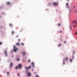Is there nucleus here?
Here are the masks:
<instances>
[{
  "instance_id": "28",
  "label": "nucleus",
  "mask_w": 77,
  "mask_h": 77,
  "mask_svg": "<svg viewBox=\"0 0 77 77\" xmlns=\"http://www.w3.org/2000/svg\"><path fill=\"white\" fill-rule=\"evenodd\" d=\"M36 77H39V76L38 75H36Z\"/></svg>"
},
{
  "instance_id": "37",
  "label": "nucleus",
  "mask_w": 77,
  "mask_h": 77,
  "mask_svg": "<svg viewBox=\"0 0 77 77\" xmlns=\"http://www.w3.org/2000/svg\"><path fill=\"white\" fill-rule=\"evenodd\" d=\"M11 53H12V51H11Z\"/></svg>"
},
{
  "instance_id": "38",
  "label": "nucleus",
  "mask_w": 77,
  "mask_h": 77,
  "mask_svg": "<svg viewBox=\"0 0 77 77\" xmlns=\"http://www.w3.org/2000/svg\"><path fill=\"white\" fill-rule=\"evenodd\" d=\"M32 71H33V69H32Z\"/></svg>"
},
{
  "instance_id": "33",
  "label": "nucleus",
  "mask_w": 77,
  "mask_h": 77,
  "mask_svg": "<svg viewBox=\"0 0 77 77\" xmlns=\"http://www.w3.org/2000/svg\"><path fill=\"white\" fill-rule=\"evenodd\" d=\"M72 59H74V56H72Z\"/></svg>"
},
{
  "instance_id": "3",
  "label": "nucleus",
  "mask_w": 77,
  "mask_h": 77,
  "mask_svg": "<svg viewBox=\"0 0 77 77\" xmlns=\"http://www.w3.org/2000/svg\"><path fill=\"white\" fill-rule=\"evenodd\" d=\"M21 66H22V65L21 64H20L18 66H17L16 67V69H17L18 68H21Z\"/></svg>"
},
{
  "instance_id": "23",
  "label": "nucleus",
  "mask_w": 77,
  "mask_h": 77,
  "mask_svg": "<svg viewBox=\"0 0 77 77\" xmlns=\"http://www.w3.org/2000/svg\"><path fill=\"white\" fill-rule=\"evenodd\" d=\"M22 45H24V43H22Z\"/></svg>"
},
{
  "instance_id": "20",
  "label": "nucleus",
  "mask_w": 77,
  "mask_h": 77,
  "mask_svg": "<svg viewBox=\"0 0 77 77\" xmlns=\"http://www.w3.org/2000/svg\"><path fill=\"white\" fill-rule=\"evenodd\" d=\"M60 45H61V44H60L59 45H58V47H60Z\"/></svg>"
},
{
  "instance_id": "15",
  "label": "nucleus",
  "mask_w": 77,
  "mask_h": 77,
  "mask_svg": "<svg viewBox=\"0 0 77 77\" xmlns=\"http://www.w3.org/2000/svg\"><path fill=\"white\" fill-rule=\"evenodd\" d=\"M20 60V58H17V61H19Z\"/></svg>"
},
{
  "instance_id": "44",
  "label": "nucleus",
  "mask_w": 77,
  "mask_h": 77,
  "mask_svg": "<svg viewBox=\"0 0 77 77\" xmlns=\"http://www.w3.org/2000/svg\"><path fill=\"white\" fill-rule=\"evenodd\" d=\"M76 12H75V13H76Z\"/></svg>"
},
{
  "instance_id": "11",
  "label": "nucleus",
  "mask_w": 77,
  "mask_h": 77,
  "mask_svg": "<svg viewBox=\"0 0 77 77\" xmlns=\"http://www.w3.org/2000/svg\"><path fill=\"white\" fill-rule=\"evenodd\" d=\"M31 68V66H30L29 67H26V69H28L29 68Z\"/></svg>"
},
{
  "instance_id": "21",
  "label": "nucleus",
  "mask_w": 77,
  "mask_h": 77,
  "mask_svg": "<svg viewBox=\"0 0 77 77\" xmlns=\"http://www.w3.org/2000/svg\"><path fill=\"white\" fill-rule=\"evenodd\" d=\"M20 73H18L17 74L18 76H20Z\"/></svg>"
},
{
  "instance_id": "9",
  "label": "nucleus",
  "mask_w": 77,
  "mask_h": 77,
  "mask_svg": "<svg viewBox=\"0 0 77 77\" xmlns=\"http://www.w3.org/2000/svg\"><path fill=\"white\" fill-rule=\"evenodd\" d=\"M22 54L23 56H25V55H26V52H23Z\"/></svg>"
},
{
  "instance_id": "5",
  "label": "nucleus",
  "mask_w": 77,
  "mask_h": 77,
  "mask_svg": "<svg viewBox=\"0 0 77 77\" xmlns=\"http://www.w3.org/2000/svg\"><path fill=\"white\" fill-rule=\"evenodd\" d=\"M31 65L33 67V68H34L35 67V66H34V62H32Z\"/></svg>"
},
{
  "instance_id": "43",
  "label": "nucleus",
  "mask_w": 77,
  "mask_h": 77,
  "mask_svg": "<svg viewBox=\"0 0 77 77\" xmlns=\"http://www.w3.org/2000/svg\"><path fill=\"white\" fill-rule=\"evenodd\" d=\"M0 60H1V59H0Z\"/></svg>"
},
{
  "instance_id": "13",
  "label": "nucleus",
  "mask_w": 77,
  "mask_h": 77,
  "mask_svg": "<svg viewBox=\"0 0 77 77\" xmlns=\"http://www.w3.org/2000/svg\"><path fill=\"white\" fill-rule=\"evenodd\" d=\"M72 29V28H71V26H69V30H71Z\"/></svg>"
},
{
  "instance_id": "36",
  "label": "nucleus",
  "mask_w": 77,
  "mask_h": 77,
  "mask_svg": "<svg viewBox=\"0 0 77 77\" xmlns=\"http://www.w3.org/2000/svg\"><path fill=\"white\" fill-rule=\"evenodd\" d=\"M2 14H4V13L3 12H2Z\"/></svg>"
},
{
  "instance_id": "8",
  "label": "nucleus",
  "mask_w": 77,
  "mask_h": 77,
  "mask_svg": "<svg viewBox=\"0 0 77 77\" xmlns=\"http://www.w3.org/2000/svg\"><path fill=\"white\" fill-rule=\"evenodd\" d=\"M54 5V6H57V5H58V3L56 2H54L53 3Z\"/></svg>"
},
{
  "instance_id": "12",
  "label": "nucleus",
  "mask_w": 77,
  "mask_h": 77,
  "mask_svg": "<svg viewBox=\"0 0 77 77\" xmlns=\"http://www.w3.org/2000/svg\"><path fill=\"white\" fill-rule=\"evenodd\" d=\"M13 66V63H11L10 64V66Z\"/></svg>"
},
{
  "instance_id": "31",
  "label": "nucleus",
  "mask_w": 77,
  "mask_h": 77,
  "mask_svg": "<svg viewBox=\"0 0 77 77\" xmlns=\"http://www.w3.org/2000/svg\"><path fill=\"white\" fill-rule=\"evenodd\" d=\"M59 26H60V23H58Z\"/></svg>"
},
{
  "instance_id": "4",
  "label": "nucleus",
  "mask_w": 77,
  "mask_h": 77,
  "mask_svg": "<svg viewBox=\"0 0 77 77\" xmlns=\"http://www.w3.org/2000/svg\"><path fill=\"white\" fill-rule=\"evenodd\" d=\"M68 59V58L66 57L65 59H64V60H63V65H64V64H65V61H67Z\"/></svg>"
},
{
  "instance_id": "7",
  "label": "nucleus",
  "mask_w": 77,
  "mask_h": 77,
  "mask_svg": "<svg viewBox=\"0 0 77 77\" xmlns=\"http://www.w3.org/2000/svg\"><path fill=\"white\" fill-rule=\"evenodd\" d=\"M4 53L5 56H8V55L7 54V51H4Z\"/></svg>"
},
{
  "instance_id": "39",
  "label": "nucleus",
  "mask_w": 77,
  "mask_h": 77,
  "mask_svg": "<svg viewBox=\"0 0 77 77\" xmlns=\"http://www.w3.org/2000/svg\"><path fill=\"white\" fill-rule=\"evenodd\" d=\"M71 11V10H69V11Z\"/></svg>"
},
{
  "instance_id": "27",
  "label": "nucleus",
  "mask_w": 77,
  "mask_h": 77,
  "mask_svg": "<svg viewBox=\"0 0 77 77\" xmlns=\"http://www.w3.org/2000/svg\"><path fill=\"white\" fill-rule=\"evenodd\" d=\"M1 44H2V42H0V45H1Z\"/></svg>"
},
{
  "instance_id": "16",
  "label": "nucleus",
  "mask_w": 77,
  "mask_h": 77,
  "mask_svg": "<svg viewBox=\"0 0 77 77\" xmlns=\"http://www.w3.org/2000/svg\"><path fill=\"white\" fill-rule=\"evenodd\" d=\"M10 2H7V5H10Z\"/></svg>"
},
{
  "instance_id": "6",
  "label": "nucleus",
  "mask_w": 77,
  "mask_h": 77,
  "mask_svg": "<svg viewBox=\"0 0 77 77\" xmlns=\"http://www.w3.org/2000/svg\"><path fill=\"white\" fill-rule=\"evenodd\" d=\"M73 23H75V24H77V21L76 20H74L73 21Z\"/></svg>"
},
{
  "instance_id": "14",
  "label": "nucleus",
  "mask_w": 77,
  "mask_h": 77,
  "mask_svg": "<svg viewBox=\"0 0 77 77\" xmlns=\"http://www.w3.org/2000/svg\"><path fill=\"white\" fill-rule=\"evenodd\" d=\"M16 45H20V43H17L16 44Z\"/></svg>"
},
{
  "instance_id": "2",
  "label": "nucleus",
  "mask_w": 77,
  "mask_h": 77,
  "mask_svg": "<svg viewBox=\"0 0 77 77\" xmlns=\"http://www.w3.org/2000/svg\"><path fill=\"white\" fill-rule=\"evenodd\" d=\"M26 72L27 73V77H30V76H31V73L29 72L28 71H26Z\"/></svg>"
},
{
  "instance_id": "32",
  "label": "nucleus",
  "mask_w": 77,
  "mask_h": 77,
  "mask_svg": "<svg viewBox=\"0 0 77 77\" xmlns=\"http://www.w3.org/2000/svg\"><path fill=\"white\" fill-rule=\"evenodd\" d=\"M18 41H20V39H18Z\"/></svg>"
},
{
  "instance_id": "24",
  "label": "nucleus",
  "mask_w": 77,
  "mask_h": 77,
  "mask_svg": "<svg viewBox=\"0 0 77 77\" xmlns=\"http://www.w3.org/2000/svg\"><path fill=\"white\" fill-rule=\"evenodd\" d=\"M70 61L71 62H72V60H70Z\"/></svg>"
},
{
  "instance_id": "25",
  "label": "nucleus",
  "mask_w": 77,
  "mask_h": 77,
  "mask_svg": "<svg viewBox=\"0 0 77 77\" xmlns=\"http://www.w3.org/2000/svg\"><path fill=\"white\" fill-rule=\"evenodd\" d=\"M14 31H13L12 32V34H14Z\"/></svg>"
},
{
  "instance_id": "19",
  "label": "nucleus",
  "mask_w": 77,
  "mask_h": 77,
  "mask_svg": "<svg viewBox=\"0 0 77 77\" xmlns=\"http://www.w3.org/2000/svg\"><path fill=\"white\" fill-rule=\"evenodd\" d=\"M73 27L74 28H75V27H76V25H74Z\"/></svg>"
},
{
  "instance_id": "41",
  "label": "nucleus",
  "mask_w": 77,
  "mask_h": 77,
  "mask_svg": "<svg viewBox=\"0 0 77 77\" xmlns=\"http://www.w3.org/2000/svg\"><path fill=\"white\" fill-rule=\"evenodd\" d=\"M60 33H61V31H60Z\"/></svg>"
},
{
  "instance_id": "30",
  "label": "nucleus",
  "mask_w": 77,
  "mask_h": 77,
  "mask_svg": "<svg viewBox=\"0 0 77 77\" xmlns=\"http://www.w3.org/2000/svg\"><path fill=\"white\" fill-rule=\"evenodd\" d=\"M9 74V72H7V74Z\"/></svg>"
},
{
  "instance_id": "40",
  "label": "nucleus",
  "mask_w": 77,
  "mask_h": 77,
  "mask_svg": "<svg viewBox=\"0 0 77 77\" xmlns=\"http://www.w3.org/2000/svg\"><path fill=\"white\" fill-rule=\"evenodd\" d=\"M34 74H36V73H35V72L34 73Z\"/></svg>"
},
{
  "instance_id": "10",
  "label": "nucleus",
  "mask_w": 77,
  "mask_h": 77,
  "mask_svg": "<svg viewBox=\"0 0 77 77\" xmlns=\"http://www.w3.org/2000/svg\"><path fill=\"white\" fill-rule=\"evenodd\" d=\"M66 6H67L68 9H69V6L68 5V3H66Z\"/></svg>"
},
{
  "instance_id": "34",
  "label": "nucleus",
  "mask_w": 77,
  "mask_h": 77,
  "mask_svg": "<svg viewBox=\"0 0 77 77\" xmlns=\"http://www.w3.org/2000/svg\"><path fill=\"white\" fill-rule=\"evenodd\" d=\"M75 34H76V35H77V32H75Z\"/></svg>"
},
{
  "instance_id": "17",
  "label": "nucleus",
  "mask_w": 77,
  "mask_h": 77,
  "mask_svg": "<svg viewBox=\"0 0 77 77\" xmlns=\"http://www.w3.org/2000/svg\"><path fill=\"white\" fill-rule=\"evenodd\" d=\"M9 26H12V24H10Z\"/></svg>"
},
{
  "instance_id": "22",
  "label": "nucleus",
  "mask_w": 77,
  "mask_h": 77,
  "mask_svg": "<svg viewBox=\"0 0 77 77\" xmlns=\"http://www.w3.org/2000/svg\"><path fill=\"white\" fill-rule=\"evenodd\" d=\"M28 62H30V60H28Z\"/></svg>"
},
{
  "instance_id": "18",
  "label": "nucleus",
  "mask_w": 77,
  "mask_h": 77,
  "mask_svg": "<svg viewBox=\"0 0 77 77\" xmlns=\"http://www.w3.org/2000/svg\"><path fill=\"white\" fill-rule=\"evenodd\" d=\"M73 8H75V5H73L72 6Z\"/></svg>"
},
{
  "instance_id": "26",
  "label": "nucleus",
  "mask_w": 77,
  "mask_h": 77,
  "mask_svg": "<svg viewBox=\"0 0 77 77\" xmlns=\"http://www.w3.org/2000/svg\"><path fill=\"white\" fill-rule=\"evenodd\" d=\"M18 35H17L16 36V38H18Z\"/></svg>"
},
{
  "instance_id": "42",
  "label": "nucleus",
  "mask_w": 77,
  "mask_h": 77,
  "mask_svg": "<svg viewBox=\"0 0 77 77\" xmlns=\"http://www.w3.org/2000/svg\"><path fill=\"white\" fill-rule=\"evenodd\" d=\"M67 0V1H69V0Z\"/></svg>"
},
{
  "instance_id": "29",
  "label": "nucleus",
  "mask_w": 77,
  "mask_h": 77,
  "mask_svg": "<svg viewBox=\"0 0 77 77\" xmlns=\"http://www.w3.org/2000/svg\"><path fill=\"white\" fill-rule=\"evenodd\" d=\"M75 53V52H74V51H73V54H74Z\"/></svg>"
},
{
  "instance_id": "35",
  "label": "nucleus",
  "mask_w": 77,
  "mask_h": 77,
  "mask_svg": "<svg viewBox=\"0 0 77 77\" xmlns=\"http://www.w3.org/2000/svg\"><path fill=\"white\" fill-rule=\"evenodd\" d=\"M64 43H66V42H64Z\"/></svg>"
},
{
  "instance_id": "1",
  "label": "nucleus",
  "mask_w": 77,
  "mask_h": 77,
  "mask_svg": "<svg viewBox=\"0 0 77 77\" xmlns=\"http://www.w3.org/2000/svg\"><path fill=\"white\" fill-rule=\"evenodd\" d=\"M18 48L16 47L15 46H14L13 51H14V52H16L17 51H18Z\"/></svg>"
}]
</instances>
